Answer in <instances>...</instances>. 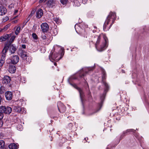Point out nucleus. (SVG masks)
<instances>
[{
	"label": "nucleus",
	"instance_id": "obj_54",
	"mask_svg": "<svg viewBox=\"0 0 149 149\" xmlns=\"http://www.w3.org/2000/svg\"><path fill=\"white\" fill-rule=\"evenodd\" d=\"M1 97H0V103L1 102Z\"/></svg>",
	"mask_w": 149,
	"mask_h": 149
},
{
	"label": "nucleus",
	"instance_id": "obj_6",
	"mask_svg": "<svg viewBox=\"0 0 149 149\" xmlns=\"http://www.w3.org/2000/svg\"><path fill=\"white\" fill-rule=\"evenodd\" d=\"M59 48V54L56 53L55 54L53 52L52 55L49 56L50 59L51 58L52 60L54 61H58L59 60L58 58H57V57L58 56L59 54H62L63 52V50L61 47H60Z\"/></svg>",
	"mask_w": 149,
	"mask_h": 149
},
{
	"label": "nucleus",
	"instance_id": "obj_27",
	"mask_svg": "<svg viewBox=\"0 0 149 149\" xmlns=\"http://www.w3.org/2000/svg\"><path fill=\"white\" fill-rule=\"evenodd\" d=\"M74 5L75 6H79L80 5V3L79 1L77 0H75L74 2Z\"/></svg>",
	"mask_w": 149,
	"mask_h": 149
},
{
	"label": "nucleus",
	"instance_id": "obj_11",
	"mask_svg": "<svg viewBox=\"0 0 149 149\" xmlns=\"http://www.w3.org/2000/svg\"><path fill=\"white\" fill-rule=\"evenodd\" d=\"M11 80V78L8 76H5L3 78L2 83L6 84L9 83Z\"/></svg>",
	"mask_w": 149,
	"mask_h": 149
},
{
	"label": "nucleus",
	"instance_id": "obj_57",
	"mask_svg": "<svg viewBox=\"0 0 149 149\" xmlns=\"http://www.w3.org/2000/svg\"><path fill=\"white\" fill-rule=\"evenodd\" d=\"M100 107H101V104H100Z\"/></svg>",
	"mask_w": 149,
	"mask_h": 149
},
{
	"label": "nucleus",
	"instance_id": "obj_20",
	"mask_svg": "<svg viewBox=\"0 0 149 149\" xmlns=\"http://www.w3.org/2000/svg\"><path fill=\"white\" fill-rule=\"evenodd\" d=\"M79 33L80 35L83 36L84 37L85 36L86 38L87 37L86 36V33L85 30L84 29H81Z\"/></svg>",
	"mask_w": 149,
	"mask_h": 149
},
{
	"label": "nucleus",
	"instance_id": "obj_14",
	"mask_svg": "<svg viewBox=\"0 0 149 149\" xmlns=\"http://www.w3.org/2000/svg\"><path fill=\"white\" fill-rule=\"evenodd\" d=\"M43 15V12L42 10L41 9H39L36 12V17L38 18H41Z\"/></svg>",
	"mask_w": 149,
	"mask_h": 149
},
{
	"label": "nucleus",
	"instance_id": "obj_16",
	"mask_svg": "<svg viewBox=\"0 0 149 149\" xmlns=\"http://www.w3.org/2000/svg\"><path fill=\"white\" fill-rule=\"evenodd\" d=\"M7 12V10L5 7L1 6H0V15H4Z\"/></svg>",
	"mask_w": 149,
	"mask_h": 149
},
{
	"label": "nucleus",
	"instance_id": "obj_24",
	"mask_svg": "<svg viewBox=\"0 0 149 149\" xmlns=\"http://www.w3.org/2000/svg\"><path fill=\"white\" fill-rule=\"evenodd\" d=\"M4 146V142L2 140H1L0 141V149H4V148H5Z\"/></svg>",
	"mask_w": 149,
	"mask_h": 149
},
{
	"label": "nucleus",
	"instance_id": "obj_43",
	"mask_svg": "<svg viewBox=\"0 0 149 149\" xmlns=\"http://www.w3.org/2000/svg\"><path fill=\"white\" fill-rule=\"evenodd\" d=\"M87 1V0H82V2L83 3L85 4L86 3Z\"/></svg>",
	"mask_w": 149,
	"mask_h": 149
},
{
	"label": "nucleus",
	"instance_id": "obj_48",
	"mask_svg": "<svg viewBox=\"0 0 149 149\" xmlns=\"http://www.w3.org/2000/svg\"><path fill=\"white\" fill-rule=\"evenodd\" d=\"M33 13H34V12L33 13V12L32 11V12H31V14H30V16H32V15H33Z\"/></svg>",
	"mask_w": 149,
	"mask_h": 149
},
{
	"label": "nucleus",
	"instance_id": "obj_15",
	"mask_svg": "<svg viewBox=\"0 0 149 149\" xmlns=\"http://www.w3.org/2000/svg\"><path fill=\"white\" fill-rule=\"evenodd\" d=\"M16 71V67L14 65H10L8 68V71L11 73H14Z\"/></svg>",
	"mask_w": 149,
	"mask_h": 149
},
{
	"label": "nucleus",
	"instance_id": "obj_47",
	"mask_svg": "<svg viewBox=\"0 0 149 149\" xmlns=\"http://www.w3.org/2000/svg\"><path fill=\"white\" fill-rule=\"evenodd\" d=\"M84 76H85L84 74H82V75H81V74L80 75V76L81 77H84Z\"/></svg>",
	"mask_w": 149,
	"mask_h": 149
},
{
	"label": "nucleus",
	"instance_id": "obj_7",
	"mask_svg": "<svg viewBox=\"0 0 149 149\" xmlns=\"http://www.w3.org/2000/svg\"><path fill=\"white\" fill-rule=\"evenodd\" d=\"M0 111H3L5 113L9 114L12 111V108L9 107L1 106L0 107Z\"/></svg>",
	"mask_w": 149,
	"mask_h": 149
},
{
	"label": "nucleus",
	"instance_id": "obj_4",
	"mask_svg": "<svg viewBox=\"0 0 149 149\" xmlns=\"http://www.w3.org/2000/svg\"><path fill=\"white\" fill-rule=\"evenodd\" d=\"M106 77V73L105 72L103 71L102 72V82L105 86V88L104 89V93L102 94V96L101 97V98L102 99L104 97L105 94L107 92L109 88V86L108 84L104 80V79H105Z\"/></svg>",
	"mask_w": 149,
	"mask_h": 149
},
{
	"label": "nucleus",
	"instance_id": "obj_37",
	"mask_svg": "<svg viewBox=\"0 0 149 149\" xmlns=\"http://www.w3.org/2000/svg\"><path fill=\"white\" fill-rule=\"evenodd\" d=\"M3 112L0 111V120H2L3 117Z\"/></svg>",
	"mask_w": 149,
	"mask_h": 149
},
{
	"label": "nucleus",
	"instance_id": "obj_58",
	"mask_svg": "<svg viewBox=\"0 0 149 149\" xmlns=\"http://www.w3.org/2000/svg\"><path fill=\"white\" fill-rule=\"evenodd\" d=\"M107 149H109V148L108 147L107 148Z\"/></svg>",
	"mask_w": 149,
	"mask_h": 149
},
{
	"label": "nucleus",
	"instance_id": "obj_52",
	"mask_svg": "<svg viewBox=\"0 0 149 149\" xmlns=\"http://www.w3.org/2000/svg\"><path fill=\"white\" fill-rule=\"evenodd\" d=\"M95 31H95V30H93V33H95Z\"/></svg>",
	"mask_w": 149,
	"mask_h": 149
},
{
	"label": "nucleus",
	"instance_id": "obj_17",
	"mask_svg": "<svg viewBox=\"0 0 149 149\" xmlns=\"http://www.w3.org/2000/svg\"><path fill=\"white\" fill-rule=\"evenodd\" d=\"M16 50V48L13 45H10L9 47V51L11 54H14Z\"/></svg>",
	"mask_w": 149,
	"mask_h": 149
},
{
	"label": "nucleus",
	"instance_id": "obj_46",
	"mask_svg": "<svg viewBox=\"0 0 149 149\" xmlns=\"http://www.w3.org/2000/svg\"><path fill=\"white\" fill-rule=\"evenodd\" d=\"M46 0H40L39 1V3H42L43 1H45Z\"/></svg>",
	"mask_w": 149,
	"mask_h": 149
},
{
	"label": "nucleus",
	"instance_id": "obj_34",
	"mask_svg": "<svg viewBox=\"0 0 149 149\" xmlns=\"http://www.w3.org/2000/svg\"><path fill=\"white\" fill-rule=\"evenodd\" d=\"M60 1L62 4L64 5L67 3L68 0H60Z\"/></svg>",
	"mask_w": 149,
	"mask_h": 149
},
{
	"label": "nucleus",
	"instance_id": "obj_32",
	"mask_svg": "<svg viewBox=\"0 0 149 149\" xmlns=\"http://www.w3.org/2000/svg\"><path fill=\"white\" fill-rule=\"evenodd\" d=\"M31 59L30 57H28L27 58H26L24 60H25L26 62L29 63L31 61Z\"/></svg>",
	"mask_w": 149,
	"mask_h": 149
},
{
	"label": "nucleus",
	"instance_id": "obj_21",
	"mask_svg": "<svg viewBox=\"0 0 149 149\" xmlns=\"http://www.w3.org/2000/svg\"><path fill=\"white\" fill-rule=\"evenodd\" d=\"M9 47L8 46H6L4 47L2 51V55H5L6 56V53L7 52L9 49Z\"/></svg>",
	"mask_w": 149,
	"mask_h": 149
},
{
	"label": "nucleus",
	"instance_id": "obj_25",
	"mask_svg": "<svg viewBox=\"0 0 149 149\" xmlns=\"http://www.w3.org/2000/svg\"><path fill=\"white\" fill-rule=\"evenodd\" d=\"M51 33L53 36H56L58 33V31L56 29L54 28L51 31Z\"/></svg>",
	"mask_w": 149,
	"mask_h": 149
},
{
	"label": "nucleus",
	"instance_id": "obj_1",
	"mask_svg": "<svg viewBox=\"0 0 149 149\" xmlns=\"http://www.w3.org/2000/svg\"><path fill=\"white\" fill-rule=\"evenodd\" d=\"M107 38L106 37H104L102 40L100 36H96L93 38L92 42L95 43L97 49L99 51H102L105 49L106 47Z\"/></svg>",
	"mask_w": 149,
	"mask_h": 149
},
{
	"label": "nucleus",
	"instance_id": "obj_41",
	"mask_svg": "<svg viewBox=\"0 0 149 149\" xmlns=\"http://www.w3.org/2000/svg\"><path fill=\"white\" fill-rule=\"evenodd\" d=\"M9 19V18L8 17L6 16L3 19V21L4 22H5L8 21Z\"/></svg>",
	"mask_w": 149,
	"mask_h": 149
},
{
	"label": "nucleus",
	"instance_id": "obj_29",
	"mask_svg": "<svg viewBox=\"0 0 149 149\" xmlns=\"http://www.w3.org/2000/svg\"><path fill=\"white\" fill-rule=\"evenodd\" d=\"M20 29L21 28L20 26H18L17 27L15 32L16 35H17L19 34L20 32Z\"/></svg>",
	"mask_w": 149,
	"mask_h": 149
},
{
	"label": "nucleus",
	"instance_id": "obj_51",
	"mask_svg": "<svg viewBox=\"0 0 149 149\" xmlns=\"http://www.w3.org/2000/svg\"><path fill=\"white\" fill-rule=\"evenodd\" d=\"M54 64L56 66L57 63H54Z\"/></svg>",
	"mask_w": 149,
	"mask_h": 149
},
{
	"label": "nucleus",
	"instance_id": "obj_26",
	"mask_svg": "<svg viewBox=\"0 0 149 149\" xmlns=\"http://www.w3.org/2000/svg\"><path fill=\"white\" fill-rule=\"evenodd\" d=\"M135 130L133 129H127L125 131L123 132V134H126L130 132H134Z\"/></svg>",
	"mask_w": 149,
	"mask_h": 149
},
{
	"label": "nucleus",
	"instance_id": "obj_12",
	"mask_svg": "<svg viewBox=\"0 0 149 149\" xmlns=\"http://www.w3.org/2000/svg\"><path fill=\"white\" fill-rule=\"evenodd\" d=\"M5 96L6 100H11L13 97V94L10 91H7L5 93Z\"/></svg>",
	"mask_w": 149,
	"mask_h": 149
},
{
	"label": "nucleus",
	"instance_id": "obj_44",
	"mask_svg": "<svg viewBox=\"0 0 149 149\" xmlns=\"http://www.w3.org/2000/svg\"><path fill=\"white\" fill-rule=\"evenodd\" d=\"M22 47L23 49H25L26 48V46L25 45H22Z\"/></svg>",
	"mask_w": 149,
	"mask_h": 149
},
{
	"label": "nucleus",
	"instance_id": "obj_35",
	"mask_svg": "<svg viewBox=\"0 0 149 149\" xmlns=\"http://www.w3.org/2000/svg\"><path fill=\"white\" fill-rule=\"evenodd\" d=\"M15 37L16 36H12L10 39V42H12L14 41Z\"/></svg>",
	"mask_w": 149,
	"mask_h": 149
},
{
	"label": "nucleus",
	"instance_id": "obj_2",
	"mask_svg": "<svg viewBox=\"0 0 149 149\" xmlns=\"http://www.w3.org/2000/svg\"><path fill=\"white\" fill-rule=\"evenodd\" d=\"M116 18L115 13L111 12L107 16L103 25V29L105 31L109 30Z\"/></svg>",
	"mask_w": 149,
	"mask_h": 149
},
{
	"label": "nucleus",
	"instance_id": "obj_49",
	"mask_svg": "<svg viewBox=\"0 0 149 149\" xmlns=\"http://www.w3.org/2000/svg\"><path fill=\"white\" fill-rule=\"evenodd\" d=\"M88 139V138H84V140H85L86 142H87L86 140H87V139Z\"/></svg>",
	"mask_w": 149,
	"mask_h": 149
},
{
	"label": "nucleus",
	"instance_id": "obj_45",
	"mask_svg": "<svg viewBox=\"0 0 149 149\" xmlns=\"http://www.w3.org/2000/svg\"><path fill=\"white\" fill-rule=\"evenodd\" d=\"M18 10H15L14 11V14L16 15V14L18 12Z\"/></svg>",
	"mask_w": 149,
	"mask_h": 149
},
{
	"label": "nucleus",
	"instance_id": "obj_22",
	"mask_svg": "<svg viewBox=\"0 0 149 149\" xmlns=\"http://www.w3.org/2000/svg\"><path fill=\"white\" fill-rule=\"evenodd\" d=\"M8 147L10 149H16L17 148V146L14 143L10 144L9 145Z\"/></svg>",
	"mask_w": 149,
	"mask_h": 149
},
{
	"label": "nucleus",
	"instance_id": "obj_42",
	"mask_svg": "<svg viewBox=\"0 0 149 149\" xmlns=\"http://www.w3.org/2000/svg\"><path fill=\"white\" fill-rule=\"evenodd\" d=\"M3 123L1 120H0V127H2Z\"/></svg>",
	"mask_w": 149,
	"mask_h": 149
},
{
	"label": "nucleus",
	"instance_id": "obj_31",
	"mask_svg": "<svg viewBox=\"0 0 149 149\" xmlns=\"http://www.w3.org/2000/svg\"><path fill=\"white\" fill-rule=\"evenodd\" d=\"M54 21L57 24L60 23V19H59L57 17H55L53 19Z\"/></svg>",
	"mask_w": 149,
	"mask_h": 149
},
{
	"label": "nucleus",
	"instance_id": "obj_50",
	"mask_svg": "<svg viewBox=\"0 0 149 149\" xmlns=\"http://www.w3.org/2000/svg\"><path fill=\"white\" fill-rule=\"evenodd\" d=\"M36 24H34L33 25V27H36Z\"/></svg>",
	"mask_w": 149,
	"mask_h": 149
},
{
	"label": "nucleus",
	"instance_id": "obj_53",
	"mask_svg": "<svg viewBox=\"0 0 149 149\" xmlns=\"http://www.w3.org/2000/svg\"><path fill=\"white\" fill-rule=\"evenodd\" d=\"M122 72H123V73H125V71H124V70H122Z\"/></svg>",
	"mask_w": 149,
	"mask_h": 149
},
{
	"label": "nucleus",
	"instance_id": "obj_36",
	"mask_svg": "<svg viewBox=\"0 0 149 149\" xmlns=\"http://www.w3.org/2000/svg\"><path fill=\"white\" fill-rule=\"evenodd\" d=\"M17 129L19 130H21L23 129V127L21 125H18L17 127Z\"/></svg>",
	"mask_w": 149,
	"mask_h": 149
},
{
	"label": "nucleus",
	"instance_id": "obj_39",
	"mask_svg": "<svg viewBox=\"0 0 149 149\" xmlns=\"http://www.w3.org/2000/svg\"><path fill=\"white\" fill-rule=\"evenodd\" d=\"M14 4L13 3H11L9 6V8L10 9H11L13 8H14Z\"/></svg>",
	"mask_w": 149,
	"mask_h": 149
},
{
	"label": "nucleus",
	"instance_id": "obj_19",
	"mask_svg": "<svg viewBox=\"0 0 149 149\" xmlns=\"http://www.w3.org/2000/svg\"><path fill=\"white\" fill-rule=\"evenodd\" d=\"M6 56L5 55H2L0 61V66H2L4 63Z\"/></svg>",
	"mask_w": 149,
	"mask_h": 149
},
{
	"label": "nucleus",
	"instance_id": "obj_33",
	"mask_svg": "<svg viewBox=\"0 0 149 149\" xmlns=\"http://www.w3.org/2000/svg\"><path fill=\"white\" fill-rule=\"evenodd\" d=\"M32 36L33 38L35 40H37L38 38L37 35L35 33H33Z\"/></svg>",
	"mask_w": 149,
	"mask_h": 149
},
{
	"label": "nucleus",
	"instance_id": "obj_10",
	"mask_svg": "<svg viewBox=\"0 0 149 149\" xmlns=\"http://www.w3.org/2000/svg\"><path fill=\"white\" fill-rule=\"evenodd\" d=\"M41 28L43 32H47L49 30V26L46 23H43L41 25Z\"/></svg>",
	"mask_w": 149,
	"mask_h": 149
},
{
	"label": "nucleus",
	"instance_id": "obj_5",
	"mask_svg": "<svg viewBox=\"0 0 149 149\" xmlns=\"http://www.w3.org/2000/svg\"><path fill=\"white\" fill-rule=\"evenodd\" d=\"M69 83L70 85L78 90L79 93L81 101L82 103H83V100L84 97V94L82 90L80 88L78 87L76 84H72L70 82H69Z\"/></svg>",
	"mask_w": 149,
	"mask_h": 149
},
{
	"label": "nucleus",
	"instance_id": "obj_3",
	"mask_svg": "<svg viewBox=\"0 0 149 149\" xmlns=\"http://www.w3.org/2000/svg\"><path fill=\"white\" fill-rule=\"evenodd\" d=\"M15 104L13 106V110L15 112L17 113H25L24 111H23L24 109V108H21L20 107L22 105L21 102L19 100H17L15 102Z\"/></svg>",
	"mask_w": 149,
	"mask_h": 149
},
{
	"label": "nucleus",
	"instance_id": "obj_8",
	"mask_svg": "<svg viewBox=\"0 0 149 149\" xmlns=\"http://www.w3.org/2000/svg\"><path fill=\"white\" fill-rule=\"evenodd\" d=\"M57 106L58 110L60 113H63L65 111L66 107L61 102H58Z\"/></svg>",
	"mask_w": 149,
	"mask_h": 149
},
{
	"label": "nucleus",
	"instance_id": "obj_13",
	"mask_svg": "<svg viewBox=\"0 0 149 149\" xmlns=\"http://www.w3.org/2000/svg\"><path fill=\"white\" fill-rule=\"evenodd\" d=\"M27 52L24 50H21L19 52V55L24 60L28 57L26 54Z\"/></svg>",
	"mask_w": 149,
	"mask_h": 149
},
{
	"label": "nucleus",
	"instance_id": "obj_55",
	"mask_svg": "<svg viewBox=\"0 0 149 149\" xmlns=\"http://www.w3.org/2000/svg\"><path fill=\"white\" fill-rule=\"evenodd\" d=\"M94 28L95 29H96L97 28V27L95 26H94Z\"/></svg>",
	"mask_w": 149,
	"mask_h": 149
},
{
	"label": "nucleus",
	"instance_id": "obj_38",
	"mask_svg": "<svg viewBox=\"0 0 149 149\" xmlns=\"http://www.w3.org/2000/svg\"><path fill=\"white\" fill-rule=\"evenodd\" d=\"M41 38L43 40H45L47 39V37L45 35V33H43V34H42Z\"/></svg>",
	"mask_w": 149,
	"mask_h": 149
},
{
	"label": "nucleus",
	"instance_id": "obj_28",
	"mask_svg": "<svg viewBox=\"0 0 149 149\" xmlns=\"http://www.w3.org/2000/svg\"><path fill=\"white\" fill-rule=\"evenodd\" d=\"M5 88L2 86H1L0 88V94H2L5 91Z\"/></svg>",
	"mask_w": 149,
	"mask_h": 149
},
{
	"label": "nucleus",
	"instance_id": "obj_9",
	"mask_svg": "<svg viewBox=\"0 0 149 149\" xmlns=\"http://www.w3.org/2000/svg\"><path fill=\"white\" fill-rule=\"evenodd\" d=\"M11 63L13 64H15L17 63L19 60V57L17 55H14L11 57L10 58Z\"/></svg>",
	"mask_w": 149,
	"mask_h": 149
},
{
	"label": "nucleus",
	"instance_id": "obj_18",
	"mask_svg": "<svg viewBox=\"0 0 149 149\" xmlns=\"http://www.w3.org/2000/svg\"><path fill=\"white\" fill-rule=\"evenodd\" d=\"M54 0H49L47 3V6L50 8H52L54 6Z\"/></svg>",
	"mask_w": 149,
	"mask_h": 149
},
{
	"label": "nucleus",
	"instance_id": "obj_23",
	"mask_svg": "<svg viewBox=\"0 0 149 149\" xmlns=\"http://www.w3.org/2000/svg\"><path fill=\"white\" fill-rule=\"evenodd\" d=\"M8 38V35L6 34L1 36L0 38L1 41H5Z\"/></svg>",
	"mask_w": 149,
	"mask_h": 149
},
{
	"label": "nucleus",
	"instance_id": "obj_56",
	"mask_svg": "<svg viewBox=\"0 0 149 149\" xmlns=\"http://www.w3.org/2000/svg\"><path fill=\"white\" fill-rule=\"evenodd\" d=\"M90 93H91L90 92H89L88 95H90Z\"/></svg>",
	"mask_w": 149,
	"mask_h": 149
},
{
	"label": "nucleus",
	"instance_id": "obj_30",
	"mask_svg": "<svg viewBox=\"0 0 149 149\" xmlns=\"http://www.w3.org/2000/svg\"><path fill=\"white\" fill-rule=\"evenodd\" d=\"M10 25L11 24H7L4 27L3 29H2V30L3 31H6L10 27Z\"/></svg>",
	"mask_w": 149,
	"mask_h": 149
},
{
	"label": "nucleus",
	"instance_id": "obj_59",
	"mask_svg": "<svg viewBox=\"0 0 149 149\" xmlns=\"http://www.w3.org/2000/svg\"><path fill=\"white\" fill-rule=\"evenodd\" d=\"M4 149H6V148H4Z\"/></svg>",
	"mask_w": 149,
	"mask_h": 149
},
{
	"label": "nucleus",
	"instance_id": "obj_40",
	"mask_svg": "<svg viewBox=\"0 0 149 149\" xmlns=\"http://www.w3.org/2000/svg\"><path fill=\"white\" fill-rule=\"evenodd\" d=\"M125 134H123V133L120 136V139H119V140H122L123 138L124 137V136H125Z\"/></svg>",
	"mask_w": 149,
	"mask_h": 149
}]
</instances>
